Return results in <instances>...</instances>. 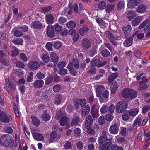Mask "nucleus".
I'll use <instances>...</instances> for the list:
<instances>
[{
	"label": "nucleus",
	"mask_w": 150,
	"mask_h": 150,
	"mask_svg": "<svg viewBox=\"0 0 150 150\" xmlns=\"http://www.w3.org/2000/svg\"><path fill=\"white\" fill-rule=\"evenodd\" d=\"M8 135H3L1 137L0 140V144L2 146H9L10 147H13V142L12 138L9 139Z\"/></svg>",
	"instance_id": "obj_1"
},
{
	"label": "nucleus",
	"mask_w": 150,
	"mask_h": 150,
	"mask_svg": "<svg viewBox=\"0 0 150 150\" xmlns=\"http://www.w3.org/2000/svg\"><path fill=\"white\" fill-rule=\"evenodd\" d=\"M127 104L126 102L121 101L118 102L116 104L115 108L117 112L122 113L127 108Z\"/></svg>",
	"instance_id": "obj_2"
},
{
	"label": "nucleus",
	"mask_w": 150,
	"mask_h": 150,
	"mask_svg": "<svg viewBox=\"0 0 150 150\" xmlns=\"http://www.w3.org/2000/svg\"><path fill=\"white\" fill-rule=\"evenodd\" d=\"M57 119L59 120L60 125L61 126H64L66 124V116L64 112L61 111H58L56 115Z\"/></svg>",
	"instance_id": "obj_3"
},
{
	"label": "nucleus",
	"mask_w": 150,
	"mask_h": 150,
	"mask_svg": "<svg viewBox=\"0 0 150 150\" xmlns=\"http://www.w3.org/2000/svg\"><path fill=\"white\" fill-rule=\"evenodd\" d=\"M109 134L108 132L103 131L102 132V135L98 139V143L99 144H102L107 141L108 139L107 136Z\"/></svg>",
	"instance_id": "obj_4"
},
{
	"label": "nucleus",
	"mask_w": 150,
	"mask_h": 150,
	"mask_svg": "<svg viewBox=\"0 0 150 150\" xmlns=\"http://www.w3.org/2000/svg\"><path fill=\"white\" fill-rule=\"evenodd\" d=\"M50 138L49 139V143H51L54 140H59L60 136L59 134H58L55 132H53L51 133L50 134Z\"/></svg>",
	"instance_id": "obj_5"
},
{
	"label": "nucleus",
	"mask_w": 150,
	"mask_h": 150,
	"mask_svg": "<svg viewBox=\"0 0 150 150\" xmlns=\"http://www.w3.org/2000/svg\"><path fill=\"white\" fill-rule=\"evenodd\" d=\"M81 45L83 48L84 50H86L91 47V44L89 40L85 38L83 39L81 42Z\"/></svg>",
	"instance_id": "obj_6"
},
{
	"label": "nucleus",
	"mask_w": 150,
	"mask_h": 150,
	"mask_svg": "<svg viewBox=\"0 0 150 150\" xmlns=\"http://www.w3.org/2000/svg\"><path fill=\"white\" fill-rule=\"evenodd\" d=\"M136 16V13L135 11L131 10L126 13V17L129 21H131Z\"/></svg>",
	"instance_id": "obj_7"
},
{
	"label": "nucleus",
	"mask_w": 150,
	"mask_h": 150,
	"mask_svg": "<svg viewBox=\"0 0 150 150\" xmlns=\"http://www.w3.org/2000/svg\"><path fill=\"white\" fill-rule=\"evenodd\" d=\"M46 34L47 36L49 37H53L55 35L54 32L53 30V27L51 25H49L47 28Z\"/></svg>",
	"instance_id": "obj_8"
},
{
	"label": "nucleus",
	"mask_w": 150,
	"mask_h": 150,
	"mask_svg": "<svg viewBox=\"0 0 150 150\" xmlns=\"http://www.w3.org/2000/svg\"><path fill=\"white\" fill-rule=\"evenodd\" d=\"M146 10V6L144 4H141L137 7L136 11L138 13L142 14L145 13Z\"/></svg>",
	"instance_id": "obj_9"
},
{
	"label": "nucleus",
	"mask_w": 150,
	"mask_h": 150,
	"mask_svg": "<svg viewBox=\"0 0 150 150\" xmlns=\"http://www.w3.org/2000/svg\"><path fill=\"white\" fill-rule=\"evenodd\" d=\"M29 67L32 70H35L40 66V64L36 61H32L30 62L28 64Z\"/></svg>",
	"instance_id": "obj_10"
},
{
	"label": "nucleus",
	"mask_w": 150,
	"mask_h": 150,
	"mask_svg": "<svg viewBox=\"0 0 150 150\" xmlns=\"http://www.w3.org/2000/svg\"><path fill=\"white\" fill-rule=\"evenodd\" d=\"M143 19V16H137L132 21V25L133 26L138 25Z\"/></svg>",
	"instance_id": "obj_11"
},
{
	"label": "nucleus",
	"mask_w": 150,
	"mask_h": 150,
	"mask_svg": "<svg viewBox=\"0 0 150 150\" xmlns=\"http://www.w3.org/2000/svg\"><path fill=\"white\" fill-rule=\"evenodd\" d=\"M112 146L111 142H106L103 144L102 147H99V149L100 150H110Z\"/></svg>",
	"instance_id": "obj_12"
},
{
	"label": "nucleus",
	"mask_w": 150,
	"mask_h": 150,
	"mask_svg": "<svg viewBox=\"0 0 150 150\" xmlns=\"http://www.w3.org/2000/svg\"><path fill=\"white\" fill-rule=\"evenodd\" d=\"M31 26L32 27L36 29H41L43 27L42 23L40 21H35L33 22Z\"/></svg>",
	"instance_id": "obj_13"
},
{
	"label": "nucleus",
	"mask_w": 150,
	"mask_h": 150,
	"mask_svg": "<svg viewBox=\"0 0 150 150\" xmlns=\"http://www.w3.org/2000/svg\"><path fill=\"white\" fill-rule=\"evenodd\" d=\"M45 19L47 23L50 24L53 22L54 18L52 15L51 14H48L45 16Z\"/></svg>",
	"instance_id": "obj_14"
},
{
	"label": "nucleus",
	"mask_w": 150,
	"mask_h": 150,
	"mask_svg": "<svg viewBox=\"0 0 150 150\" xmlns=\"http://www.w3.org/2000/svg\"><path fill=\"white\" fill-rule=\"evenodd\" d=\"M110 132L112 134H116L118 131V128L116 124L113 125L111 126L109 128Z\"/></svg>",
	"instance_id": "obj_15"
},
{
	"label": "nucleus",
	"mask_w": 150,
	"mask_h": 150,
	"mask_svg": "<svg viewBox=\"0 0 150 150\" xmlns=\"http://www.w3.org/2000/svg\"><path fill=\"white\" fill-rule=\"evenodd\" d=\"M32 134L34 138L37 140L42 141L44 139L43 136L40 133H35Z\"/></svg>",
	"instance_id": "obj_16"
},
{
	"label": "nucleus",
	"mask_w": 150,
	"mask_h": 150,
	"mask_svg": "<svg viewBox=\"0 0 150 150\" xmlns=\"http://www.w3.org/2000/svg\"><path fill=\"white\" fill-rule=\"evenodd\" d=\"M85 121V127H91L93 122L92 117L91 115L88 116L86 117Z\"/></svg>",
	"instance_id": "obj_17"
},
{
	"label": "nucleus",
	"mask_w": 150,
	"mask_h": 150,
	"mask_svg": "<svg viewBox=\"0 0 150 150\" xmlns=\"http://www.w3.org/2000/svg\"><path fill=\"white\" fill-rule=\"evenodd\" d=\"M32 119V123L34 126L38 127V126L40 124V120L36 117L33 116L31 117Z\"/></svg>",
	"instance_id": "obj_18"
},
{
	"label": "nucleus",
	"mask_w": 150,
	"mask_h": 150,
	"mask_svg": "<svg viewBox=\"0 0 150 150\" xmlns=\"http://www.w3.org/2000/svg\"><path fill=\"white\" fill-rule=\"evenodd\" d=\"M140 116H139L133 122V126L134 127L137 128L140 126L141 124V118Z\"/></svg>",
	"instance_id": "obj_19"
},
{
	"label": "nucleus",
	"mask_w": 150,
	"mask_h": 150,
	"mask_svg": "<svg viewBox=\"0 0 150 150\" xmlns=\"http://www.w3.org/2000/svg\"><path fill=\"white\" fill-rule=\"evenodd\" d=\"M90 110V107L88 105H86L83 108L81 113L83 116H86L88 114Z\"/></svg>",
	"instance_id": "obj_20"
},
{
	"label": "nucleus",
	"mask_w": 150,
	"mask_h": 150,
	"mask_svg": "<svg viewBox=\"0 0 150 150\" xmlns=\"http://www.w3.org/2000/svg\"><path fill=\"white\" fill-rule=\"evenodd\" d=\"M50 57L51 61L54 63H57L58 61V57L57 55L54 52H52L50 55Z\"/></svg>",
	"instance_id": "obj_21"
},
{
	"label": "nucleus",
	"mask_w": 150,
	"mask_h": 150,
	"mask_svg": "<svg viewBox=\"0 0 150 150\" xmlns=\"http://www.w3.org/2000/svg\"><path fill=\"white\" fill-rule=\"evenodd\" d=\"M138 3L135 0H130L127 4V7L129 8L132 9L137 6Z\"/></svg>",
	"instance_id": "obj_22"
},
{
	"label": "nucleus",
	"mask_w": 150,
	"mask_h": 150,
	"mask_svg": "<svg viewBox=\"0 0 150 150\" xmlns=\"http://www.w3.org/2000/svg\"><path fill=\"white\" fill-rule=\"evenodd\" d=\"M4 57L3 53L2 51H0V61L3 64L7 65L9 63V60L5 59Z\"/></svg>",
	"instance_id": "obj_23"
},
{
	"label": "nucleus",
	"mask_w": 150,
	"mask_h": 150,
	"mask_svg": "<svg viewBox=\"0 0 150 150\" xmlns=\"http://www.w3.org/2000/svg\"><path fill=\"white\" fill-rule=\"evenodd\" d=\"M51 117L47 111L44 112L41 116L42 120L45 121H47L50 120Z\"/></svg>",
	"instance_id": "obj_24"
},
{
	"label": "nucleus",
	"mask_w": 150,
	"mask_h": 150,
	"mask_svg": "<svg viewBox=\"0 0 150 150\" xmlns=\"http://www.w3.org/2000/svg\"><path fill=\"white\" fill-rule=\"evenodd\" d=\"M6 82V88L8 91L11 90L12 88L14 87L13 86V83L9 81L7 79H5Z\"/></svg>",
	"instance_id": "obj_25"
},
{
	"label": "nucleus",
	"mask_w": 150,
	"mask_h": 150,
	"mask_svg": "<svg viewBox=\"0 0 150 150\" xmlns=\"http://www.w3.org/2000/svg\"><path fill=\"white\" fill-rule=\"evenodd\" d=\"M137 92L133 89H129V98L131 99L135 98L137 96Z\"/></svg>",
	"instance_id": "obj_26"
},
{
	"label": "nucleus",
	"mask_w": 150,
	"mask_h": 150,
	"mask_svg": "<svg viewBox=\"0 0 150 150\" xmlns=\"http://www.w3.org/2000/svg\"><path fill=\"white\" fill-rule=\"evenodd\" d=\"M133 38L131 37L126 39L124 42L123 44L125 46L129 47L130 46L132 43Z\"/></svg>",
	"instance_id": "obj_27"
},
{
	"label": "nucleus",
	"mask_w": 150,
	"mask_h": 150,
	"mask_svg": "<svg viewBox=\"0 0 150 150\" xmlns=\"http://www.w3.org/2000/svg\"><path fill=\"white\" fill-rule=\"evenodd\" d=\"M122 29L124 34L127 35L131 31L132 28L130 25H128L122 27Z\"/></svg>",
	"instance_id": "obj_28"
},
{
	"label": "nucleus",
	"mask_w": 150,
	"mask_h": 150,
	"mask_svg": "<svg viewBox=\"0 0 150 150\" xmlns=\"http://www.w3.org/2000/svg\"><path fill=\"white\" fill-rule=\"evenodd\" d=\"M44 84L42 80H37L33 84L35 88H40L42 87Z\"/></svg>",
	"instance_id": "obj_29"
},
{
	"label": "nucleus",
	"mask_w": 150,
	"mask_h": 150,
	"mask_svg": "<svg viewBox=\"0 0 150 150\" xmlns=\"http://www.w3.org/2000/svg\"><path fill=\"white\" fill-rule=\"evenodd\" d=\"M129 89L125 88L122 91V96L124 98H129Z\"/></svg>",
	"instance_id": "obj_30"
},
{
	"label": "nucleus",
	"mask_w": 150,
	"mask_h": 150,
	"mask_svg": "<svg viewBox=\"0 0 150 150\" xmlns=\"http://www.w3.org/2000/svg\"><path fill=\"white\" fill-rule=\"evenodd\" d=\"M136 35L137 39L141 40L142 39L144 36V34L143 33H139L138 31H136L133 34L132 37H133Z\"/></svg>",
	"instance_id": "obj_31"
},
{
	"label": "nucleus",
	"mask_w": 150,
	"mask_h": 150,
	"mask_svg": "<svg viewBox=\"0 0 150 150\" xmlns=\"http://www.w3.org/2000/svg\"><path fill=\"white\" fill-rule=\"evenodd\" d=\"M89 30L88 28L86 25H83L82 27L79 30V33L81 35H83L84 33L87 32Z\"/></svg>",
	"instance_id": "obj_32"
},
{
	"label": "nucleus",
	"mask_w": 150,
	"mask_h": 150,
	"mask_svg": "<svg viewBox=\"0 0 150 150\" xmlns=\"http://www.w3.org/2000/svg\"><path fill=\"white\" fill-rule=\"evenodd\" d=\"M127 111L130 116H135L138 113L139 110L137 109H132Z\"/></svg>",
	"instance_id": "obj_33"
},
{
	"label": "nucleus",
	"mask_w": 150,
	"mask_h": 150,
	"mask_svg": "<svg viewBox=\"0 0 150 150\" xmlns=\"http://www.w3.org/2000/svg\"><path fill=\"white\" fill-rule=\"evenodd\" d=\"M105 35L111 42H112L115 40V38L113 35L110 32L108 31L105 32Z\"/></svg>",
	"instance_id": "obj_34"
},
{
	"label": "nucleus",
	"mask_w": 150,
	"mask_h": 150,
	"mask_svg": "<svg viewBox=\"0 0 150 150\" xmlns=\"http://www.w3.org/2000/svg\"><path fill=\"white\" fill-rule=\"evenodd\" d=\"M115 5L113 4H109L107 5L105 11L107 13H110L114 10Z\"/></svg>",
	"instance_id": "obj_35"
},
{
	"label": "nucleus",
	"mask_w": 150,
	"mask_h": 150,
	"mask_svg": "<svg viewBox=\"0 0 150 150\" xmlns=\"http://www.w3.org/2000/svg\"><path fill=\"white\" fill-rule=\"evenodd\" d=\"M54 27L56 32L58 34L62 31V27L58 23H56L54 25Z\"/></svg>",
	"instance_id": "obj_36"
},
{
	"label": "nucleus",
	"mask_w": 150,
	"mask_h": 150,
	"mask_svg": "<svg viewBox=\"0 0 150 150\" xmlns=\"http://www.w3.org/2000/svg\"><path fill=\"white\" fill-rule=\"evenodd\" d=\"M91 64L92 66H97L98 67H100V60L98 59L93 60L91 62Z\"/></svg>",
	"instance_id": "obj_37"
},
{
	"label": "nucleus",
	"mask_w": 150,
	"mask_h": 150,
	"mask_svg": "<svg viewBox=\"0 0 150 150\" xmlns=\"http://www.w3.org/2000/svg\"><path fill=\"white\" fill-rule=\"evenodd\" d=\"M13 41L15 44L22 45L23 44V40L21 38H15L13 40Z\"/></svg>",
	"instance_id": "obj_38"
},
{
	"label": "nucleus",
	"mask_w": 150,
	"mask_h": 150,
	"mask_svg": "<svg viewBox=\"0 0 150 150\" xmlns=\"http://www.w3.org/2000/svg\"><path fill=\"white\" fill-rule=\"evenodd\" d=\"M54 47L56 49L60 48L62 46V43L60 41H54L53 42Z\"/></svg>",
	"instance_id": "obj_39"
},
{
	"label": "nucleus",
	"mask_w": 150,
	"mask_h": 150,
	"mask_svg": "<svg viewBox=\"0 0 150 150\" xmlns=\"http://www.w3.org/2000/svg\"><path fill=\"white\" fill-rule=\"evenodd\" d=\"M41 59L45 63H48L50 61L49 56L47 54H43L41 57Z\"/></svg>",
	"instance_id": "obj_40"
},
{
	"label": "nucleus",
	"mask_w": 150,
	"mask_h": 150,
	"mask_svg": "<svg viewBox=\"0 0 150 150\" xmlns=\"http://www.w3.org/2000/svg\"><path fill=\"white\" fill-rule=\"evenodd\" d=\"M149 20L147 19L142 22L139 26V29H141L144 28L149 23Z\"/></svg>",
	"instance_id": "obj_41"
},
{
	"label": "nucleus",
	"mask_w": 150,
	"mask_h": 150,
	"mask_svg": "<svg viewBox=\"0 0 150 150\" xmlns=\"http://www.w3.org/2000/svg\"><path fill=\"white\" fill-rule=\"evenodd\" d=\"M86 129V132L89 134L94 135L95 134V132L90 127H85Z\"/></svg>",
	"instance_id": "obj_42"
},
{
	"label": "nucleus",
	"mask_w": 150,
	"mask_h": 150,
	"mask_svg": "<svg viewBox=\"0 0 150 150\" xmlns=\"http://www.w3.org/2000/svg\"><path fill=\"white\" fill-rule=\"evenodd\" d=\"M101 54L103 57H106L109 56L110 55V53L108 50L105 49L102 51Z\"/></svg>",
	"instance_id": "obj_43"
},
{
	"label": "nucleus",
	"mask_w": 150,
	"mask_h": 150,
	"mask_svg": "<svg viewBox=\"0 0 150 150\" xmlns=\"http://www.w3.org/2000/svg\"><path fill=\"white\" fill-rule=\"evenodd\" d=\"M97 22L98 24H100L101 25H104L107 26L108 24L105 23L103 20L100 18H97L96 19Z\"/></svg>",
	"instance_id": "obj_44"
},
{
	"label": "nucleus",
	"mask_w": 150,
	"mask_h": 150,
	"mask_svg": "<svg viewBox=\"0 0 150 150\" xmlns=\"http://www.w3.org/2000/svg\"><path fill=\"white\" fill-rule=\"evenodd\" d=\"M129 115L128 112L127 111H126L122 115V119L124 121H127L129 119Z\"/></svg>",
	"instance_id": "obj_45"
},
{
	"label": "nucleus",
	"mask_w": 150,
	"mask_h": 150,
	"mask_svg": "<svg viewBox=\"0 0 150 150\" xmlns=\"http://www.w3.org/2000/svg\"><path fill=\"white\" fill-rule=\"evenodd\" d=\"M13 108L14 111L16 115L18 117H19V113L18 109L17 108V105L14 104L13 107Z\"/></svg>",
	"instance_id": "obj_46"
},
{
	"label": "nucleus",
	"mask_w": 150,
	"mask_h": 150,
	"mask_svg": "<svg viewBox=\"0 0 150 150\" xmlns=\"http://www.w3.org/2000/svg\"><path fill=\"white\" fill-rule=\"evenodd\" d=\"M46 49L48 50L52 51H53L52 45L51 42H47L45 45Z\"/></svg>",
	"instance_id": "obj_47"
},
{
	"label": "nucleus",
	"mask_w": 150,
	"mask_h": 150,
	"mask_svg": "<svg viewBox=\"0 0 150 150\" xmlns=\"http://www.w3.org/2000/svg\"><path fill=\"white\" fill-rule=\"evenodd\" d=\"M66 26L69 28H74L75 27L76 24L74 22L70 21L66 24Z\"/></svg>",
	"instance_id": "obj_48"
},
{
	"label": "nucleus",
	"mask_w": 150,
	"mask_h": 150,
	"mask_svg": "<svg viewBox=\"0 0 150 150\" xmlns=\"http://www.w3.org/2000/svg\"><path fill=\"white\" fill-rule=\"evenodd\" d=\"M148 86L144 83H140L139 89L140 90L145 89L148 88Z\"/></svg>",
	"instance_id": "obj_49"
},
{
	"label": "nucleus",
	"mask_w": 150,
	"mask_h": 150,
	"mask_svg": "<svg viewBox=\"0 0 150 150\" xmlns=\"http://www.w3.org/2000/svg\"><path fill=\"white\" fill-rule=\"evenodd\" d=\"M66 63L65 62L62 61L59 62L57 65L58 68L60 69H64V68L65 67Z\"/></svg>",
	"instance_id": "obj_50"
},
{
	"label": "nucleus",
	"mask_w": 150,
	"mask_h": 150,
	"mask_svg": "<svg viewBox=\"0 0 150 150\" xmlns=\"http://www.w3.org/2000/svg\"><path fill=\"white\" fill-rule=\"evenodd\" d=\"M105 3L103 1H101L98 5L99 8L101 10L103 9L106 7Z\"/></svg>",
	"instance_id": "obj_51"
},
{
	"label": "nucleus",
	"mask_w": 150,
	"mask_h": 150,
	"mask_svg": "<svg viewBox=\"0 0 150 150\" xmlns=\"http://www.w3.org/2000/svg\"><path fill=\"white\" fill-rule=\"evenodd\" d=\"M108 106L107 105L103 106L100 109L101 113L104 114L107 112L108 111Z\"/></svg>",
	"instance_id": "obj_52"
},
{
	"label": "nucleus",
	"mask_w": 150,
	"mask_h": 150,
	"mask_svg": "<svg viewBox=\"0 0 150 150\" xmlns=\"http://www.w3.org/2000/svg\"><path fill=\"white\" fill-rule=\"evenodd\" d=\"M72 5L71 3H69L68 5V7L67 8V11H68V13L71 15L72 13Z\"/></svg>",
	"instance_id": "obj_53"
},
{
	"label": "nucleus",
	"mask_w": 150,
	"mask_h": 150,
	"mask_svg": "<svg viewBox=\"0 0 150 150\" xmlns=\"http://www.w3.org/2000/svg\"><path fill=\"white\" fill-rule=\"evenodd\" d=\"M79 117H75L72 121L71 124L72 125H76L79 120Z\"/></svg>",
	"instance_id": "obj_54"
},
{
	"label": "nucleus",
	"mask_w": 150,
	"mask_h": 150,
	"mask_svg": "<svg viewBox=\"0 0 150 150\" xmlns=\"http://www.w3.org/2000/svg\"><path fill=\"white\" fill-rule=\"evenodd\" d=\"M73 63L74 67L77 69H78L79 66L78 60L76 59H74L73 60Z\"/></svg>",
	"instance_id": "obj_55"
},
{
	"label": "nucleus",
	"mask_w": 150,
	"mask_h": 150,
	"mask_svg": "<svg viewBox=\"0 0 150 150\" xmlns=\"http://www.w3.org/2000/svg\"><path fill=\"white\" fill-rule=\"evenodd\" d=\"M104 89V86L103 85H99L96 88V91L97 92H101Z\"/></svg>",
	"instance_id": "obj_56"
},
{
	"label": "nucleus",
	"mask_w": 150,
	"mask_h": 150,
	"mask_svg": "<svg viewBox=\"0 0 150 150\" xmlns=\"http://www.w3.org/2000/svg\"><path fill=\"white\" fill-rule=\"evenodd\" d=\"M146 141H147L150 139V133L146 131L144 132V137Z\"/></svg>",
	"instance_id": "obj_57"
},
{
	"label": "nucleus",
	"mask_w": 150,
	"mask_h": 150,
	"mask_svg": "<svg viewBox=\"0 0 150 150\" xmlns=\"http://www.w3.org/2000/svg\"><path fill=\"white\" fill-rule=\"evenodd\" d=\"M125 5V3L123 1H120L118 5V8L119 10H121L124 8Z\"/></svg>",
	"instance_id": "obj_58"
},
{
	"label": "nucleus",
	"mask_w": 150,
	"mask_h": 150,
	"mask_svg": "<svg viewBox=\"0 0 150 150\" xmlns=\"http://www.w3.org/2000/svg\"><path fill=\"white\" fill-rule=\"evenodd\" d=\"M98 122L99 123L100 125H102L104 124L105 122L104 117L103 116L100 117L98 119Z\"/></svg>",
	"instance_id": "obj_59"
},
{
	"label": "nucleus",
	"mask_w": 150,
	"mask_h": 150,
	"mask_svg": "<svg viewBox=\"0 0 150 150\" xmlns=\"http://www.w3.org/2000/svg\"><path fill=\"white\" fill-rule=\"evenodd\" d=\"M12 55L13 56H16L18 55L19 54V52L17 48H15L14 50L12 51Z\"/></svg>",
	"instance_id": "obj_60"
},
{
	"label": "nucleus",
	"mask_w": 150,
	"mask_h": 150,
	"mask_svg": "<svg viewBox=\"0 0 150 150\" xmlns=\"http://www.w3.org/2000/svg\"><path fill=\"white\" fill-rule=\"evenodd\" d=\"M79 102L80 105L81 107H83L86 103V100L85 99H79Z\"/></svg>",
	"instance_id": "obj_61"
},
{
	"label": "nucleus",
	"mask_w": 150,
	"mask_h": 150,
	"mask_svg": "<svg viewBox=\"0 0 150 150\" xmlns=\"http://www.w3.org/2000/svg\"><path fill=\"white\" fill-rule=\"evenodd\" d=\"M20 58L24 62H26L28 60V58L26 55L23 53L21 54Z\"/></svg>",
	"instance_id": "obj_62"
},
{
	"label": "nucleus",
	"mask_w": 150,
	"mask_h": 150,
	"mask_svg": "<svg viewBox=\"0 0 150 150\" xmlns=\"http://www.w3.org/2000/svg\"><path fill=\"white\" fill-rule=\"evenodd\" d=\"M91 112L94 118L98 116V111L97 110L91 111Z\"/></svg>",
	"instance_id": "obj_63"
},
{
	"label": "nucleus",
	"mask_w": 150,
	"mask_h": 150,
	"mask_svg": "<svg viewBox=\"0 0 150 150\" xmlns=\"http://www.w3.org/2000/svg\"><path fill=\"white\" fill-rule=\"evenodd\" d=\"M111 150H123V149L122 147H119L117 145H114L112 146Z\"/></svg>",
	"instance_id": "obj_64"
}]
</instances>
